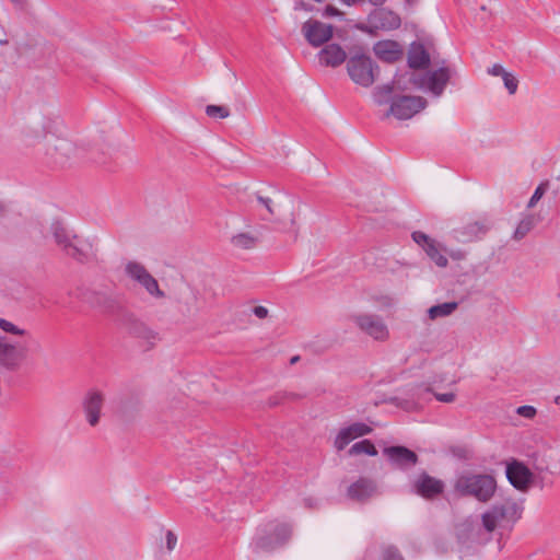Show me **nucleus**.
I'll return each mask as SVG.
<instances>
[{"instance_id": "f257e3e1", "label": "nucleus", "mask_w": 560, "mask_h": 560, "mask_svg": "<svg viewBox=\"0 0 560 560\" xmlns=\"http://www.w3.org/2000/svg\"><path fill=\"white\" fill-rule=\"evenodd\" d=\"M57 120L48 119L45 122H36L30 129L28 136L42 139L51 133L47 141L45 155L49 162L59 168H66L83 160L88 153V143L70 138L59 128Z\"/></svg>"}, {"instance_id": "f03ea898", "label": "nucleus", "mask_w": 560, "mask_h": 560, "mask_svg": "<svg viewBox=\"0 0 560 560\" xmlns=\"http://www.w3.org/2000/svg\"><path fill=\"white\" fill-rule=\"evenodd\" d=\"M51 234L58 248L73 260L85 264L96 258V249L91 240L75 234L58 222L52 223Z\"/></svg>"}, {"instance_id": "7ed1b4c3", "label": "nucleus", "mask_w": 560, "mask_h": 560, "mask_svg": "<svg viewBox=\"0 0 560 560\" xmlns=\"http://www.w3.org/2000/svg\"><path fill=\"white\" fill-rule=\"evenodd\" d=\"M257 201L268 211L275 222L288 223L292 229L298 230V218L302 207L300 199L291 195L278 194L275 197L258 196Z\"/></svg>"}, {"instance_id": "20e7f679", "label": "nucleus", "mask_w": 560, "mask_h": 560, "mask_svg": "<svg viewBox=\"0 0 560 560\" xmlns=\"http://www.w3.org/2000/svg\"><path fill=\"white\" fill-rule=\"evenodd\" d=\"M347 72L353 83L370 88L378 78L380 68L362 47L350 49Z\"/></svg>"}, {"instance_id": "39448f33", "label": "nucleus", "mask_w": 560, "mask_h": 560, "mask_svg": "<svg viewBox=\"0 0 560 560\" xmlns=\"http://www.w3.org/2000/svg\"><path fill=\"white\" fill-rule=\"evenodd\" d=\"M454 489L460 495L474 497L479 502H488L497 490L495 479L487 474H465L459 476Z\"/></svg>"}, {"instance_id": "423d86ee", "label": "nucleus", "mask_w": 560, "mask_h": 560, "mask_svg": "<svg viewBox=\"0 0 560 560\" xmlns=\"http://www.w3.org/2000/svg\"><path fill=\"white\" fill-rule=\"evenodd\" d=\"M454 71L448 67H441L436 70L428 71L423 75H412L410 81L420 89L430 92L433 96L440 97Z\"/></svg>"}, {"instance_id": "0eeeda50", "label": "nucleus", "mask_w": 560, "mask_h": 560, "mask_svg": "<svg viewBox=\"0 0 560 560\" xmlns=\"http://www.w3.org/2000/svg\"><path fill=\"white\" fill-rule=\"evenodd\" d=\"M126 275L137 284H139L151 298L162 300L165 293L160 289L158 280L148 271V269L138 261H128L125 266Z\"/></svg>"}, {"instance_id": "6e6552de", "label": "nucleus", "mask_w": 560, "mask_h": 560, "mask_svg": "<svg viewBox=\"0 0 560 560\" xmlns=\"http://www.w3.org/2000/svg\"><path fill=\"white\" fill-rule=\"evenodd\" d=\"M521 516V509L515 502L506 501L494 504L481 515L482 527L492 533L502 521H516Z\"/></svg>"}, {"instance_id": "1a4fd4ad", "label": "nucleus", "mask_w": 560, "mask_h": 560, "mask_svg": "<svg viewBox=\"0 0 560 560\" xmlns=\"http://www.w3.org/2000/svg\"><path fill=\"white\" fill-rule=\"evenodd\" d=\"M351 320L358 328L377 341H385L389 338V330L383 318L374 314H354Z\"/></svg>"}, {"instance_id": "9d476101", "label": "nucleus", "mask_w": 560, "mask_h": 560, "mask_svg": "<svg viewBox=\"0 0 560 560\" xmlns=\"http://www.w3.org/2000/svg\"><path fill=\"white\" fill-rule=\"evenodd\" d=\"M427 106V100L421 96L404 95L393 100L386 116L393 115L399 120L410 119Z\"/></svg>"}, {"instance_id": "9b49d317", "label": "nucleus", "mask_w": 560, "mask_h": 560, "mask_svg": "<svg viewBox=\"0 0 560 560\" xmlns=\"http://www.w3.org/2000/svg\"><path fill=\"white\" fill-rule=\"evenodd\" d=\"M411 237L415 243L422 248L428 258L439 268L447 267L448 259L446 257V248L440 242L420 231L413 232Z\"/></svg>"}, {"instance_id": "f8f14e48", "label": "nucleus", "mask_w": 560, "mask_h": 560, "mask_svg": "<svg viewBox=\"0 0 560 560\" xmlns=\"http://www.w3.org/2000/svg\"><path fill=\"white\" fill-rule=\"evenodd\" d=\"M105 402V395L96 388L89 389L82 398V410L90 427L98 425L102 418V410Z\"/></svg>"}, {"instance_id": "ddd939ff", "label": "nucleus", "mask_w": 560, "mask_h": 560, "mask_svg": "<svg viewBox=\"0 0 560 560\" xmlns=\"http://www.w3.org/2000/svg\"><path fill=\"white\" fill-rule=\"evenodd\" d=\"M30 345L18 342L11 345L8 338L2 336V369L9 371L19 370L28 355Z\"/></svg>"}, {"instance_id": "4468645a", "label": "nucleus", "mask_w": 560, "mask_h": 560, "mask_svg": "<svg viewBox=\"0 0 560 560\" xmlns=\"http://www.w3.org/2000/svg\"><path fill=\"white\" fill-rule=\"evenodd\" d=\"M301 31L307 43L313 47L323 46L334 34L332 25L313 19L304 22Z\"/></svg>"}, {"instance_id": "2eb2a0df", "label": "nucleus", "mask_w": 560, "mask_h": 560, "mask_svg": "<svg viewBox=\"0 0 560 560\" xmlns=\"http://www.w3.org/2000/svg\"><path fill=\"white\" fill-rule=\"evenodd\" d=\"M372 28L382 31H394L400 27V16L392 10L382 8L373 10L368 18Z\"/></svg>"}, {"instance_id": "dca6fc26", "label": "nucleus", "mask_w": 560, "mask_h": 560, "mask_svg": "<svg viewBox=\"0 0 560 560\" xmlns=\"http://www.w3.org/2000/svg\"><path fill=\"white\" fill-rule=\"evenodd\" d=\"M383 453L392 466L398 469H409L418 463V455L405 446H388Z\"/></svg>"}, {"instance_id": "f3484780", "label": "nucleus", "mask_w": 560, "mask_h": 560, "mask_svg": "<svg viewBox=\"0 0 560 560\" xmlns=\"http://www.w3.org/2000/svg\"><path fill=\"white\" fill-rule=\"evenodd\" d=\"M444 490V483L427 472L422 471L412 481V491L425 499H432Z\"/></svg>"}, {"instance_id": "a211bd4d", "label": "nucleus", "mask_w": 560, "mask_h": 560, "mask_svg": "<svg viewBox=\"0 0 560 560\" xmlns=\"http://www.w3.org/2000/svg\"><path fill=\"white\" fill-rule=\"evenodd\" d=\"M490 229L487 219L469 221L462 228L454 230V237L460 243H468L483 236Z\"/></svg>"}, {"instance_id": "6ab92c4d", "label": "nucleus", "mask_w": 560, "mask_h": 560, "mask_svg": "<svg viewBox=\"0 0 560 560\" xmlns=\"http://www.w3.org/2000/svg\"><path fill=\"white\" fill-rule=\"evenodd\" d=\"M372 432V428L363 422H354L339 430L334 446L337 451H342L353 440L368 435Z\"/></svg>"}, {"instance_id": "aec40b11", "label": "nucleus", "mask_w": 560, "mask_h": 560, "mask_svg": "<svg viewBox=\"0 0 560 560\" xmlns=\"http://www.w3.org/2000/svg\"><path fill=\"white\" fill-rule=\"evenodd\" d=\"M127 331L130 336L142 340L149 348H152L160 340L159 332L145 323L131 318L127 323Z\"/></svg>"}, {"instance_id": "412c9836", "label": "nucleus", "mask_w": 560, "mask_h": 560, "mask_svg": "<svg viewBox=\"0 0 560 560\" xmlns=\"http://www.w3.org/2000/svg\"><path fill=\"white\" fill-rule=\"evenodd\" d=\"M317 57L320 66L330 68H337L348 60L346 50L338 44L325 45Z\"/></svg>"}, {"instance_id": "4be33fe9", "label": "nucleus", "mask_w": 560, "mask_h": 560, "mask_svg": "<svg viewBox=\"0 0 560 560\" xmlns=\"http://www.w3.org/2000/svg\"><path fill=\"white\" fill-rule=\"evenodd\" d=\"M509 481L518 490H526L533 479L530 470L520 462H513L506 467Z\"/></svg>"}, {"instance_id": "5701e85b", "label": "nucleus", "mask_w": 560, "mask_h": 560, "mask_svg": "<svg viewBox=\"0 0 560 560\" xmlns=\"http://www.w3.org/2000/svg\"><path fill=\"white\" fill-rule=\"evenodd\" d=\"M377 493L376 482L370 478H360L351 483L347 494L351 500L364 502Z\"/></svg>"}, {"instance_id": "b1692460", "label": "nucleus", "mask_w": 560, "mask_h": 560, "mask_svg": "<svg viewBox=\"0 0 560 560\" xmlns=\"http://www.w3.org/2000/svg\"><path fill=\"white\" fill-rule=\"evenodd\" d=\"M373 51L378 59L385 62H395L401 59L404 55L401 45L390 39L375 43L373 46Z\"/></svg>"}, {"instance_id": "393cba45", "label": "nucleus", "mask_w": 560, "mask_h": 560, "mask_svg": "<svg viewBox=\"0 0 560 560\" xmlns=\"http://www.w3.org/2000/svg\"><path fill=\"white\" fill-rule=\"evenodd\" d=\"M487 73L492 77H500L510 95H514L518 89L517 78L505 70L500 63H494L487 69Z\"/></svg>"}, {"instance_id": "a878e982", "label": "nucleus", "mask_w": 560, "mask_h": 560, "mask_svg": "<svg viewBox=\"0 0 560 560\" xmlns=\"http://www.w3.org/2000/svg\"><path fill=\"white\" fill-rule=\"evenodd\" d=\"M259 242L257 234L252 232H240L231 236L230 244L241 250L254 249Z\"/></svg>"}, {"instance_id": "bb28decb", "label": "nucleus", "mask_w": 560, "mask_h": 560, "mask_svg": "<svg viewBox=\"0 0 560 560\" xmlns=\"http://www.w3.org/2000/svg\"><path fill=\"white\" fill-rule=\"evenodd\" d=\"M430 58L424 49V47L420 44H413L408 52V63L410 68L420 69L424 68L429 65Z\"/></svg>"}, {"instance_id": "cd10ccee", "label": "nucleus", "mask_w": 560, "mask_h": 560, "mask_svg": "<svg viewBox=\"0 0 560 560\" xmlns=\"http://www.w3.org/2000/svg\"><path fill=\"white\" fill-rule=\"evenodd\" d=\"M253 550L255 552H270L280 546L277 544L272 534H259L252 542Z\"/></svg>"}, {"instance_id": "c85d7f7f", "label": "nucleus", "mask_w": 560, "mask_h": 560, "mask_svg": "<svg viewBox=\"0 0 560 560\" xmlns=\"http://www.w3.org/2000/svg\"><path fill=\"white\" fill-rule=\"evenodd\" d=\"M398 81L394 80L393 83L378 85L373 91V100L378 105L386 104L390 101L393 92L398 89Z\"/></svg>"}, {"instance_id": "c756f323", "label": "nucleus", "mask_w": 560, "mask_h": 560, "mask_svg": "<svg viewBox=\"0 0 560 560\" xmlns=\"http://www.w3.org/2000/svg\"><path fill=\"white\" fill-rule=\"evenodd\" d=\"M458 307L457 302H445L433 305L428 310V316L431 320L451 315Z\"/></svg>"}, {"instance_id": "7c9ffc66", "label": "nucleus", "mask_w": 560, "mask_h": 560, "mask_svg": "<svg viewBox=\"0 0 560 560\" xmlns=\"http://www.w3.org/2000/svg\"><path fill=\"white\" fill-rule=\"evenodd\" d=\"M536 219L533 214L524 217L516 226L513 238L515 241H521L534 229Z\"/></svg>"}, {"instance_id": "2f4dec72", "label": "nucleus", "mask_w": 560, "mask_h": 560, "mask_svg": "<svg viewBox=\"0 0 560 560\" xmlns=\"http://www.w3.org/2000/svg\"><path fill=\"white\" fill-rule=\"evenodd\" d=\"M31 337V332L22 325L2 318V336Z\"/></svg>"}, {"instance_id": "473e14b6", "label": "nucleus", "mask_w": 560, "mask_h": 560, "mask_svg": "<svg viewBox=\"0 0 560 560\" xmlns=\"http://www.w3.org/2000/svg\"><path fill=\"white\" fill-rule=\"evenodd\" d=\"M350 456L366 454L370 456L377 455V450L374 444L369 440H363L354 443L348 451Z\"/></svg>"}, {"instance_id": "72a5a7b5", "label": "nucleus", "mask_w": 560, "mask_h": 560, "mask_svg": "<svg viewBox=\"0 0 560 560\" xmlns=\"http://www.w3.org/2000/svg\"><path fill=\"white\" fill-rule=\"evenodd\" d=\"M292 528L288 524L277 525L272 535L277 540V544L281 547L284 545L291 537Z\"/></svg>"}, {"instance_id": "f704fd0d", "label": "nucleus", "mask_w": 560, "mask_h": 560, "mask_svg": "<svg viewBox=\"0 0 560 560\" xmlns=\"http://www.w3.org/2000/svg\"><path fill=\"white\" fill-rule=\"evenodd\" d=\"M206 114L211 118L224 119L230 116V110L225 106L221 105H208L206 107Z\"/></svg>"}, {"instance_id": "c9c22d12", "label": "nucleus", "mask_w": 560, "mask_h": 560, "mask_svg": "<svg viewBox=\"0 0 560 560\" xmlns=\"http://www.w3.org/2000/svg\"><path fill=\"white\" fill-rule=\"evenodd\" d=\"M82 299L92 306H100L105 300V295L96 291H86L83 293Z\"/></svg>"}, {"instance_id": "e433bc0d", "label": "nucleus", "mask_w": 560, "mask_h": 560, "mask_svg": "<svg viewBox=\"0 0 560 560\" xmlns=\"http://www.w3.org/2000/svg\"><path fill=\"white\" fill-rule=\"evenodd\" d=\"M428 392H432L434 397L441 401V402H445V404H452L455 401L456 399V394L453 393V392H450V393H436V392H433L430 387L427 388Z\"/></svg>"}, {"instance_id": "4c0bfd02", "label": "nucleus", "mask_w": 560, "mask_h": 560, "mask_svg": "<svg viewBox=\"0 0 560 560\" xmlns=\"http://www.w3.org/2000/svg\"><path fill=\"white\" fill-rule=\"evenodd\" d=\"M545 191H546L545 185H542V184L539 185L536 188V190L534 191L533 196L530 197L527 207L528 208H534L536 206V203L541 199V197L544 196Z\"/></svg>"}, {"instance_id": "58836bf2", "label": "nucleus", "mask_w": 560, "mask_h": 560, "mask_svg": "<svg viewBox=\"0 0 560 560\" xmlns=\"http://www.w3.org/2000/svg\"><path fill=\"white\" fill-rule=\"evenodd\" d=\"M383 560H404L395 547H386L383 551Z\"/></svg>"}, {"instance_id": "ea45409f", "label": "nucleus", "mask_w": 560, "mask_h": 560, "mask_svg": "<svg viewBox=\"0 0 560 560\" xmlns=\"http://www.w3.org/2000/svg\"><path fill=\"white\" fill-rule=\"evenodd\" d=\"M516 413L521 417L532 419L536 415V409L533 406H521L516 409Z\"/></svg>"}, {"instance_id": "a19ab883", "label": "nucleus", "mask_w": 560, "mask_h": 560, "mask_svg": "<svg viewBox=\"0 0 560 560\" xmlns=\"http://www.w3.org/2000/svg\"><path fill=\"white\" fill-rule=\"evenodd\" d=\"M13 9L18 12H25L30 9V0H9Z\"/></svg>"}, {"instance_id": "79ce46f5", "label": "nucleus", "mask_w": 560, "mask_h": 560, "mask_svg": "<svg viewBox=\"0 0 560 560\" xmlns=\"http://www.w3.org/2000/svg\"><path fill=\"white\" fill-rule=\"evenodd\" d=\"M165 538H166V549L168 551L174 550V548L176 547V544H177V536L172 530H167Z\"/></svg>"}, {"instance_id": "37998d69", "label": "nucleus", "mask_w": 560, "mask_h": 560, "mask_svg": "<svg viewBox=\"0 0 560 560\" xmlns=\"http://www.w3.org/2000/svg\"><path fill=\"white\" fill-rule=\"evenodd\" d=\"M446 254L454 260H463L466 258V253L462 249L447 250Z\"/></svg>"}, {"instance_id": "c03bdc74", "label": "nucleus", "mask_w": 560, "mask_h": 560, "mask_svg": "<svg viewBox=\"0 0 560 560\" xmlns=\"http://www.w3.org/2000/svg\"><path fill=\"white\" fill-rule=\"evenodd\" d=\"M253 313L255 314V316H257L260 319L266 318L268 316V310L261 305L255 306L253 308Z\"/></svg>"}, {"instance_id": "a18cd8bd", "label": "nucleus", "mask_w": 560, "mask_h": 560, "mask_svg": "<svg viewBox=\"0 0 560 560\" xmlns=\"http://www.w3.org/2000/svg\"><path fill=\"white\" fill-rule=\"evenodd\" d=\"M8 338V342L11 345H15L18 342H21L23 345H28V340L31 337H12V336H5Z\"/></svg>"}, {"instance_id": "49530a36", "label": "nucleus", "mask_w": 560, "mask_h": 560, "mask_svg": "<svg viewBox=\"0 0 560 560\" xmlns=\"http://www.w3.org/2000/svg\"><path fill=\"white\" fill-rule=\"evenodd\" d=\"M341 14L342 13L337 8H335L332 5H327L325 9V12H324L325 16H338Z\"/></svg>"}, {"instance_id": "de8ad7c7", "label": "nucleus", "mask_w": 560, "mask_h": 560, "mask_svg": "<svg viewBox=\"0 0 560 560\" xmlns=\"http://www.w3.org/2000/svg\"><path fill=\"white\" fill-rule=\"evenodd\" d=\"M282 397L283 396H280V395L273 396V397L269 398L268 404L270 406H277L278 404H280V400L282 399Z\"/></svg>"}, {"instance_id": "09e8293b", "label": "nucleus", "mask_w": 560, "mask_h": 560, "mask_svg": "<svg viewBox=\"0 0 560 560\" xmlns=\"http://www.w3.org/2000/svg\"><path fill=\"white\" fill-rule=\"evenodd\" d=\"M363 1H364V0H340V2H341L342 4H346V5H349V7H351V5H355V4H358V3H360V2H363Z\"/></svg>"}, {"instance_id": "8fccbe9b", "label": "nucleus", "mask_w": 560, "mask_h": 560, "mask_svg": "<svg viewBox=\"0 0 560 560\" xmlns=\"http://www.w3.org/2000/svg\"><path fill=\"white\" fill-rule=\"evenodd\" d=\"M373 5H382L385 3L386 0H368Z\"/></svg>"}, {"instance_id": "3c124183", "label": "nucleus", "mask_w": 560, "mask_h": 560, "mask_svg": "<svg viewBox=\"0 0 560 560\" xmlns=\"http://www.w3.org/2000/svg\"><path fill=\"white\" fill-rule=\"evenodd\" d=\"M299 359H300V358H299L298 355L293 357V358L291 359V364L296 363V362L299 361Z\"/></svg>"}, {"instance_id": "603ef678", "label": "nucleus", "mask_w": 560, "mask_h": 560, "mask_svg": "<svg viewBox=\"0 0 560 560\" xmlns=\"http://www.w3.org/2000/svg\"><path fill=\"white\" fill-rule=\"evenodd\" d=\"M555 402L560 406V395L555 398Z\"/></svg>"}]
</instances>
